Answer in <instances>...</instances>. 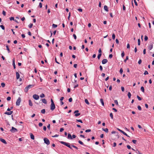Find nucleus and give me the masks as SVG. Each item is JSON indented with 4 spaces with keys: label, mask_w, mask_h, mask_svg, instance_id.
Masks as SVG:
<instances>
[{
    "label": "nucleus",
    "mask_w": 154,
    "mask_h": 154,
    "mask_svg": "<svg viewBox=\"0 0 154 154\" xmlns=\"http://www.w3.org/2000/svg\"><path fill=\"white\" fill-rule=\"evenodd\" d=\"M60 143L61 144L64 145H65V146H66L68 147L69 148L71 149H72V146L74 148H75L77 149H78V148L77 147H76V146H75L74 145H71V146L70 143H66L65 142H64V141H60Z\"/></svg>",
    "instance_id": "obj_1"
},
{
    "label": "nucleus",
    "mask_w": 154,
    "mask_h": 154,
    "mask_svg": "<svg viewBox=\"0 0 154 154\" xmlns=\"http://www.w3.org/2000/svg\"><path fill=\"white\" fill-rule=\"evenodd\" d=\"M51 105L50 109L51 110H53L55 108V105L52 99H51Z\"/></svg>",
    "instance_id": "obj_2"
},
{
    "label": "nucleus",
    "mask_w": 154,
    "mask_h": 154,
    "mask_svg": "<svg viewBox=\"0 0 154 154\" xmlns=\"http://www.w3.org/2000/svg\"><path fill=\"white\" fill-rule=\"evenodd\" d=\"M44 143L47 145H49L50 143L49 140L47 138H45L44 139Z\"/></svg>",
    "instance_id": "obj_3"
},
{
    "label": "nucleus",
    "mask_w": 154,
    "mask_h": 154,
    "mask_svg": "<svg viewBox=\"0 0 154 154\" xmlns=\"http://www.w3.org/2000/svg\"><path fill=\"white\" fill-rule=\"evenodd\" d=\"M117 129L121 133H122L124 135H125V136H126L128 137H130L128 135V134L126 133L125 132H124V131H123L120 130V129H119V128H117Z\"/></svg>",
    "instance_id": "obj_4"
},
{
    "label": "nucleus",
    "mask_w": 154,
    "mask_h": 154,
    "mask_svg": "<svg viewBox=\"0 0 154 154\" xmlns=\"http://www.w3.org/2000/svg\"><path fill=\"white\" fill-rule=\"evenodd\" d=\"M21 102V98L19 97L16 102V105L17 106H19Z\"/></svg>",
    "instance_id": "obj_5"
},
{
    "label": "nucleus",
    "mask_w": 154,
    "mask_h": 154,
    "mask_svg": "<svg viewBox=\"0 0 154 154\" xmlns=\"http://www.w3.org/2000/svg\"><path fill=\"white\" fill-rule=\"evenodd\" d=\"M33 97L34 99L35 100H38L39 99V96L36 94H35L33 95Z\"/></svg>",
    "instance_id": "obj_6"
},
{
    "label": "nucleus",
    "mask_w": 154,
    "mask_h": 154,
    "mask_svg": "<svg viewBox=\"0 0 154 154\" xmlns=\"http://www.w3.org/2000/svg\"><path fill=\"white\" fill-rule=\"evenodd\" d=\"M10 131L13 132V133H14V132H17V129L14 128V127H12V128H11V129L10 130Z\"/></svg>",
    "instance_id": "obj_7"
},
{
    "label": "nucleus",
    "mask_w": 154,
    "mask_h": 154,
    "mask_svg": "<svg viewBox=\"0 0 154 154\" xmlns=\"http://www.w3.org/2000/svg\"><path fill=\"white\" fill-rule=\"evenodd\" d=\"M148 49L150 50H151L153 48V44L152 43L149 44L148 46Z\"/></svg>",
    "instance_id": "obj_8"
},
{
    "label": "nucleus",
    "mask_w": 154,
    "mask_h": 154,
    "mask_svg": "<svg viewBox=\"0 0 154 154\" xmlns=\"http://www.w3.org/2000/svg\"><path fill=\"white\" fill-rule=\"evenodd\" d=\"M0 140L3 143H4L5 144H6L7 143V142L5 141V140L2 138H0Z\"/></svg>",
    "instance_id": "obj_9"
},
{
    "label": "nucleus",
    "mask_w": 154,
    "mask_h": 154,
    "mask_svg": "<svg viewBox=\"0 0 154 154\" xmlns=\"http://www.w3.org/2000/svg\"><path fill=\"white\" fill-rule=\"evenodd\" d=\"M108 62V60L106 59H103L102 61V63L103 64H105L106 63H107Z\"/></svg>",
    "instance_id": "obj_10"
},
{
    "label": "nucleus",
    "mask_w": 154,
    "mask_h": 154,
    "mask_svg": "<svg viewBox=\"0 0 154 154\" xmlns=\"http://www.w3.org/2000/svg\"><path fill=\"white\" fill-rule=\"evenodd\" d=\"M13 112V111H10L9 112H6L5 114L8 115H11Z\"/></svg>",
    "instance_id": "obj_11"
},
{
    "label": "nucleus",
    "mask_w": 154,
    "mask_h": 154,
    "mask_svg": "<svg viewBox=\"0 0 154 154\" xmlns=\"http://www.w3.org/2000/svg\"><path fill=\"white\" fill-rule=\"evenodd\" d=\"M16 79H19L20 77V75L19 73L17 72H16Z\"/></svg>",
    "instance_id": "obj_12"
},
{
    "label": "nucleus",
    "mask_w": 154,
    "mask_h": 154,
    "mask_svg": "<svg viewBox=\"0 0 154 154\" xmlns=\"http://www.w3.org/2000/svg\"><path fill=\"white\" fill-rule=\"evenodd\" d=\"M68 138L70 139H72V137L71 134L69 133H68Z\"/></svg>",
    "instance_id": "obj_13"
},
{
    "label": "nucleus",
    "mask_w": 154,
    "mask_h": 154,
    "mask_svg": "<svg viewBox=\"0 0 154 154\" xmlns=\"http://www.w3.org/2000/svg\"><path fill=\"white\" fill-rule=\"evenodd\" d=\"M30 134L31 138L32 140H34L35 138L34 135L32 133H30Z\"/></svg>",
    "instance_id": "obj_14"
},
{
    "label": "nucleus",
    "mask_w": 154,
    "mask_h": 154,
    "mask_svg": "<svg viewBox=\"0 0 154 154\" xmlns=\"http://www.w3.org/2000/svg\"><path fill=\"white\" fill-rule=\"evenodd\" d=\"M34 85H29L27 86V87L29 88H31L34 87Z\"/></svg>",
    "instance_id": "obj_15"
},
{
    "label": "nucleus",
    "mask_w": 154,
    "mask_h": 154,
    "mask_svg": "<svg viewBox=\"0 0 154 154\" xmlns=\"http://www.w3.org/2000/svg\"><path fill=\"white\" fill-rule=\"evenodd\" d=\"M104 9L106 11H108V7L106 5H105L104 7Z\"/></svg>",
    "instance_id": "obj_16"
},
{
    "label": "nucleus",
    "mask_w": 154,
    "mask_h": 154,
    "mask_svg": "<svg viewBox=\"0 0 154 154\" xmlns=\"http://www.w3.org/2000/svg\"><path fill=\"white\" fill-rule=\"evenodd\" d=\"M102 130L103 131H104L106 133H108L109 131L108 129H107V128H103Z\"/></svg>",
    "instance_id": "obj_17"
},
{
    "label": "nucleus",
    "mask_w": 154,
    "mask_h": 154,
    "mask_svg": "<svg viewBox=\"0 0 154 154\" xmlns=\"http://www.w3.org/2000/svg\"><path fill=\"white\" fill-rule=\"evenodd\" d=\"M29 105L30 106H32V102L31 100H29Z\"/></svg>",
    "instance_id": "obj_18"
},
{
    "label": "nucleus",
    "mask_w": 154,
    "mask_h": 154,
    "mask_svg": "<svg viewBox=\"0 0 154 154\" xmlns=\"http://www.w3.org/2000/svg\"><path fill=\"white\" fill-rule=\"evenodd\" d=\"M42 101L43 103L45 104H47V102L46 100L45 99H42Z\"/></svg>",
    "instance_id": "obj_19"
},
{
    "label": "nucleus",
    "mask_w": 154,
    "mask_h": 154,
    "mask_svg": "<svg viewBox=\"0 0 154 154\" xmlns=\"http://www.w3.org/2000/svg\"><path fill=\"white\" fill-rule=\"evenodd\" d=\"M100 101L102 105L103 106H104V103L103 99L101 98L100 99Z\"/></svg>",
    "instance_id": "obj_20"
},
{
    "label": "nucleus",
    "mask_w": 154,
    "mask_h": 154,
    "mask_svg": "<svg viewBox=\"0 0 154 154\" xmlns=\"http://www.w3.org/2000/svg\"><path fill=\"white\" fill-rule=\"evenodd\" d=\"M85 102L88 105H89L90 104L89 103V102L88 100L87 99H85Z\"/></svg>",
    "instance_id": "obj_21"
},
{
    "label": "nucleus",
    "mask_w": 154,
    "mask_h": 154,
    "mask_svg": "<svg viewBox=\"0 0 154 154\" xmlns=\"http://www.w3.org/2000/svg\"><path fill=\"white\" fill-rule=\"evenodd\" d=\"M6 49L8 50V53L10 52V51L9 48L8 46V45H6Z\"/></svg>",
    "instance_id": "obj_22"
},
{
    "label": "nucleus",
    "mask_w": 154,
    "mask_h": 154,
    "mask_svg": "<svg viewBox=\"0 0 154 154\" xmlns=\"http://www.w3.org/2000/svg\"><path fill=\"white\" fill-rule=\"evenodd\" d=\"M78 142L80 144H81L82 145H84V146H86L84 145L82 141H80V140H79Z\"/></svg>",
    "instance_id": "obj_23"
},
{
    "label": "nucleus",
    "mask_w": 154,
    "mask_h": 154,
    "mask_svg": "<svg viewBox=\"0 0 154 154\" xmlns=\"http://www.w3.org/2000/svg\"><path fill=\"white\" fill-rule=\"evenodd\" d=\"M29 88H28L27 87V86L26 87H25V89H24V91H25L26 92L28 90H29Z\"/></svg>",
    "instance_id": "obj_24"
},
{
    "label": "nucleus",
    "mask_w": 154,
    "mask_h": 154,
    "mask_svg": "<svg viewBox=\"0 0 154 154\" xmlns=\"http://www.w3.org/2000/svg\"><path fill=\"white\" fill-rule=\"evenodd\" d=\"M141 90L144 93V87H143V86H142L141 87Z\"/></svg>",
    "instance_id": "obj_25"
},
{
    "label": "nucleus",
    "mask_w": 154,
    "mask_h": 154,
    "mask_svg": "<svg viewBox=\"0 0 154 154\" xmlns=\"http://www.w3.org/2000/svg\"><path fill=\"white\" fill-rule=\"evenodd\" d=\"M128 96L129 98H130L131 96V94L130 92H129L128 94Z\"/></svg>",
    "instance_id": "obj_26"
},
{
    "label": "nucleus",
    "mask_w": 154,
    "mask_h": 154,
    "mask_svg": "<svg viewBox=\"0 0 154 154\" xmlns=\"http://www.w3.org/2000/svg\"><path fill=\"white\" fill-rule=\"evenodd\" d=\"M1 85L2 86V87L4 88L5 86V84L4 83L2 82L1 84Z\"/></svg>",
    "instance_id": "obj_27"
},
{
    "label": "nucleus",
    "mask_w": 154,
    "mask_h": 154,
    "mask_svg": "<svg viewBox=\"0 0 154 154\" xmlns=\"http://www.w3.org/2000/svg\"><path fill=\"white\" fill-rule=\"evenodd\" d=\"M114 102L116 105L117 106L119 105L118 103L117 100H115Z\"/></svg>",
    "instance_id": "obj_28"
},
{
    "label": "nucleus",
    "mask_w": 154,
    "mask_h": 154,
    "mask_svg": "<svg viewBox=\"0 0 154 154\" xmlns=\"http://www.w3.org/2000/svg\"><path fill=\"white\" fill-rule=\"evenodd\" d=\"M40 97L41 98L44 97H45V95L44 94L42 93L40 95Z\"/></svg>",
    "instance_id": "obj_29"
},
{
    "label": "nucleus",
    "mask_w": 154,
    "mask_h": 154,
    "mask_svg": "<svg viewBox=\"0 0 154 154\" xmlns=\"http://www.w3.org/2000/svg\"><path fill=\"white\" fill-rule=\"evenodd\" d=\"M33 24L32 23H30L28 26L30 28H31L32 27V26H33Z\"/></svg>",
    "instance_id": "obj_30"
},
{
    "label": "nucleus",
    "mask_w": 154,
    "mask_h": 154,
    "mask_svg": "<svg viewBox=\"0 0 154 154\" xmlns=\"http://www.w3.org/2000/svg\"><path fill=\"white\" fill-rule=\"evenodd\" d=\"M45 109H43L41 110V112L43 114H44L45 113Z\"/></svg>",
    "instance_id": "obj_31"
},
{
    "label": "nucleus",
    "mask_w": 154,
    "mask_h": 154,
    "mask_svg": "<svg viewBox=\"0 0 154 154\" xmlns=\"http://www.w3.org/2000/svg\"><path fill=\"white\" fill-rule=\"evenodd\" d=\"M0 27L2 28V29L3 30H5V28L4 26L3 25H1L0 26Z\"/></svg>",
    "instance_id": "obj_32"
},
{
    "label": "nucleus",
    "mask_w": 154,
    "mask_h": 154,
    "mask_svg": "<svg viewBox=\"0 0 154 154\" xmlns=\"http://www.w3.org/2000/svg\"><path fill=\"white\" fill-rule=\"evenodd\" d=\"M101 56V54H99L97 56V58L98 59H99Z\"/></svg>",
    "instance_id": "obj_33"
},
{
    "label": "nucleus",
    "mask_w": 154,
    "mask_h": 154,
    "mask_svg": "<svg viewBox=\"0 0 154 154\" xmlns=\"http://www.w3.org/2000/svg\"><path fill=\"white\" fill-rule=\"evenodd\" d=\"M80 115V113H76L75 114V117H77V116H79Z\"/></svg>",
    "instance_id": "obj_34"
},
{
    "label": "nucleus",
    "mask_w": 154,
    "mask_h": 154,
    "mask_svg": "<svg viewBox=\"0 0 154 154\" xmlns=\"http://www.w3.org/2000/svg\"><path fill=\"white\" fill-rule=\"evenodd\" d=\"M76 121L79 122H80L81 123H82V121L81 119H76Z\"/></svg>",
    "instance_id": "obj_35"
},
{
    "label": "nucleus",
    "mask_w": 154,
    "mask_h": 154,
    "mask_svg": "<svg viewBox=\"0 0 154 154\" xmlns=\"http://www.w3.org/2000/svg\"><path fill=\"white\" fill-rule=\"evenodd\" d=\"M137 97L139 100H142L141 98L138 95L137 96Z\"/></svg>",
    "instance_id": "obj_36"
},
{
    "label": "nucleus",
    "mask_w": 154,
    "mask_h": 154,
    "mask_svg": "<svg viewBox=\"0 0 154 154\" xmlns=\"http://www.w3.org/2000/svg\"><path fill=\"white\" fill-rule=\"evenodd\" d=\"M123 72V70L122 68H121L120 70V71H119L120 73L121 74H122Z\"/></svg>",
    "instance_id": "obj_37"
},
{
    "label": "nucleus",
    "mask_w": 154,
    "mask_h": 154,
    "mask_svg": "<svg viewBox=\"0 0 154 154\" xmlns=\"http://www.w3.org/2000/svg\"><path fill=\"white\" fill-rule=\"evenodd\" d=\"M124 56H125V53H124V52L123 51V52L121 54V56L122 58H123L124 57Z\"/></svg>",
    "instance_id": "obj_38"
},
{
    "label": "nucleus",
    "mask_w": 154,
    "mask_h": 154,
    "mask_svg": "<svg viewBox=\"0 0 154 154\" xmlns=\"http://www.w3.org/2000/svg\"><path fill=\"white\" fill-rule=\"evenodd\" d=\"M110 116L112 119H113V115H112V113H111L110 114Z\"/></svg>",
    "instance_id": "obj_39"
},
{
    "label": "nucleus",
    "mask_w": 154,
    "mask_h": 154,
    "mask_svg": "<svg viewBox=\"0 0 154 154\" xmlns=\"http://www.w3.org/2000/svg\"><path fill=\"white\" fill-rule=\"evenodd\" d=\"M137 42H138V45H140V39H138Z\"/></svg>",
    "instance_id": "obj_40"
},
{
    "label": "nucleus",
    "mask_w": 154,
    "mask_h": 154,
    "mask_svg": "<svg viewBox=\"0 0 154 154\" xmlns=\"http://www.w3.org/2000/svg\"><path fill=\"white\" fill-rule=\"evenodd\" d=\"M128 56H127L126 57V58L124 60V62H126V61L127 60H128Z\"/></svg>",
    "instance_id": "obj_41"
},
{
    "label": "nucleus",
    "mask_w": 154,
    "mask_h": 154,
    "mask_svg": "<svg viewBox=\"0 0 154 154\" xmlns=\"http://www.w3.org/2000/svg\"><path fill=\"white\" fill-rule=\"evenodd\" d=\"M148 39V37L146 35H145L144 37V40L145 41H146Z\"/></svg>",
    "instance_id": "obj_42"
},
{
    "label": "nucleus",
    "mask_w": 154,
    "mask_h": 154,
    "mask_svg": "<svg viewBox=\"0 0 154 154\" xmlns=\"http://www.w3.org/2000/svg\"><path fill=\"white\" fill-rule=\"evenodd\" d=\"M86 132H88L91 131V130L90 129H87L85 131Z\"/></svg>",
    "instance_id": "obj_43"
},
{
    "label": "nucleus",
    "mask_w": 154,
    "mask_h": 154,
    "mask_svg": "<svg viewBox=\"0 0 154 154\" xmlns=\"http://www.w3.org/2000/svg\"><path fill=\"white\" fill-rule=\"evenodd\" d=\"M115 38V34L113 33L112 35V38L113 39H114Z\"/></svg>",
    "instance_id": "obj_44"
},
{
    "label": "nucleus",
    "mask_w": 154,
    "mask_h": 154,
    "mask_svg": "<svg viewBox=\"0 0 154 154\" xmlns=\"http://www.w3.org/2000/svg\"><path fill=\"white\" fill-rule=\"evenodd\" d=\"M2 13L3 14V15L5 16L6 15V13L5 11H3Z\"/></svg>",
    "instance_id": "obj_45"
},
{
    "label": "nucleus",
    "mask_w": 154,
    "mask_h": 154,
    "mask_svg": "<svg viewBox=\"0 0 154 154\" xmlns=\"http://www.w3.org/2000/svg\"><path fill=\"white\" fill-rule=\"evenodd\" d=\"M144 74L145 75H147L148 74V72L146 70L145 71Z\"/></svg>",
    "instance_id": "obj_46"
},
{
    "label": "nucleus",
    "mask_w": 154,
    "mask_h": 154,
    "mask_svg": "<svg viewBox=\"0 0 154 154\" xmlns=\"http://www.w3.org/2000/svg\"><path fill=\"white\" fill-rule=\"evenodd\" d=\"M52 26L54 28H56L57 27V25L56 24H53L52 25Z\"/></svg>",
    "instance_id": "obj_47"
},
{
    "label": "nucleus",
    "mask_w": 154,
    "mask_h": 154,
    "mask_svg": "<svg viewBox=\"0 0 154 154\" xmlns=\"http://www.w3.org/2000/svg\"><path fill=\"white\" fill-rule=\"evenodd\" d=\"M141 62H142V60H141V59H140L138 61V63L139 64H140L141 63Z\"/></svg>",
    "instance_id": "obj_48"
},
{
    "label": "nucleus",
    "mask_w": 154,
    "mask_h": 154,
    "mask_svg": "<svg viewBox=\"0 0 154 154\" xmlns=\"http://www.w3.org/2000/svg\"><path fill=\"white\" fill-rule=\"evenodd\" d=\"M137 108L139 110H141V108L140 106H137Z\"/></svg>",
    "instance_id": "obj_49"
},
{
    "label": "nucleus",
    "mask_w": 154,
    "mask_h": 154,
    "mask_svg": "<svg viewBox=\"0 0 154 154\" xmlns=\"http://www.w3.org/2000/svg\"><path fill=\"white\" fill-rule=\"evenodd\" d=\"M39 7L40 8H42V3L40 2V3H39Z\"/></svg>",
    "instance_id": "obj_50"
},
{
    "label": "nucleus",
    "mask_w": 154,
    "mask_h": 154,
    "mask_svg": "<svg viewBox=\"0 0 154 154\" xmlns=\"http://www.w3.org/2000/svg\"><path fill=\"white\" fill-rule=\"evenodd\" d=\"M73 37H74V39L76 40V35L75 34H73Z\"/></svg>",
    "instance_id": "obj_51"
},
{
    "label": "nucleus",
    "mask_w": 154,
    "mask_h": 154,
    "mask_svg": "<svg viewBox=\"0 0 154 154\" xmlns=\"http://www.w3.org/2000/svg\"><path fill=\"white\" fill-rule=\"evenodd\" d=\"M112 56H113V55L112 54H110L109 55V57L110 59H111L112 57Z\"/></svg>",
    "instance_id": "obj_52"
},
{
    "label": "nucleus",
    "mask_w": 154,
    "mask_h": 154,
    "mask_svg": "<svg viewBox=\"0 0 154 154\" xmlns=\"http://www.w3.org/2000/svg\"><path fill=\"white\" fill-rule=\"evenodd\" d=\"M132 141L134 144H136L137 140H132Z\"/></svg>",
    "instance_id": "obj_53"
},
{
    "label": "nucleus",
    "mask_w": 154,
    "mask_h": 154,
    "mask_svg": "<svg viewBox=\"0 0 154 154\" xmlns=\"http://www.w3.org/2000/svg\"><path fill=\"white\" fill-rule=\"evenodd\" d=\"M10 19L11 21L12 20H14V17H10Z\"/></svg>",
    "instance_id": "obj_54"
},
{
    "label": "nucleus",
    "mask_w": 154,
    "mask_h": 154,
    "mask_svg": "<svg viewBox=\"0 0 154 154\" xmlns=\"http://www.w3.org/2000/svg\"><path fill=\"white\" fill-rule=\"evenodd\" d=\"M70 16H71V13L70 12L69 13V16H68V19L69 20V18H70Z\"/></svg>",
    "instance_id": "obj_55"
},
{
    "label": "nucleus",
    "mask_w": 154,
    "mask_h": 154,
    "mask_svg": "<svg viewBox=\"0 0 154 154\" xmlns=\"http://www.w3.org/2000/svg\"><path fill=\"white\" fill-rule=\"evenodd\" d=\"M11 99V97H8L7 98V100L8 101H9V100H10Z\"/></svg>",
    "instance_id": "obj_56"
},
{
    "label": "nucleus",
    "mask_w": 154,
    "mask_h": 154,
    "mask_svg": "<svg viewBox=\"0 0 154 154\" xmlns=\"http://www.w3.org/2000/svg\"><path fill=\"white\" fill-rule=\"evenodd\" d=\"M58 136H59L58 135L56 134L54 136H52V137H58Z\"/></svg>",
    "instance_id": "obj_57"
},
{
    "label": "nucleus",
    "mask_w": 154,
    "mask_h": 154,
    "mask_svg": "<svg viewBox=\"0 0 154 154\" xmlns=\"http://www.w3.org/2000/svg\"><path fill=\"white\" fill-rule=\"evenodd\" d=\"M98 52L99 54H101L102 51L101 48H100L98 50Z\"/></svg>",
    "instance_id": "obj_58"
},
{
    "label": "nucleus",
    "mask_w": 154,
    "mask_h": 154,
    "mask_svg": "<svg viewBox=\"0 0 154 154\" xmlns=\"http://www.w3.org/2000/svg\"><path fill=\"white\" fill-rule=\"evenodd\" d=\"M134 2L135 5L136 6H137L138 4H137V2L136 1V0H134Z\"/></svg>",
    "instance_id": "obj_59"
},
{
    "label": "nucleus",
    "mask_w": 154,
    "mask_h": 154,
    "mask_svg": "<svg viewBox=\"0 0 154 154\" xmlns=\"http://www.w3.org/2000/svg\"><path fill=\"white\" fill-rule=\"evenodd\" d=\"M72 101V98L71 97L70 98H69V102H71Z\"/></svg>",
    "instance_id": "obj_60"
},
{
    "label": "nucleus",
    "mask_w": 154,
    "mask_h": 154,
    "mask_svg": "<svg viewBox=\"0 0 154 154\" xmlns=\"http://www.w3.org/2000/svg\"><path fill=\"white\" fill-rule=\"evenodd\" d=\"M127 148L128 149H131V146L129 145H128L127 146Z\"/></svg>",
    "instance_id": "obj_61"
},
{
    "label": "nucleus",
    "mask_w": 154,
    "mask_h": 154,
    "mask_svg": "<svg viewBox=\"0 0 154 154\" xmlns=\"http://www.w3.org/2000/svg\"><path fill=\"white\" fill-rule=\"evenodd\" d=\"M43 124L42 123H39L38 124V125L39 127H41L42 126Z\"/></svg>",
    "instance_id": "obj_62"
},
{
    "label": "nucleus",
    "mask_w": 154,
    "mask_h": 154,
    "mask_svg": "<svg viewBox=\"0 0 154 154\" xmlns=\"http://www.w3.org/2000/svg\"><path fill=\"white\" fill-rule=\"evenodd\" d=\"M43 130L44 131H46V130L47 128L45 126H44L43 127Z\"/></svg>",
    "instance_id": "obj_63"
},
{
    "label": "nucleus",
    "mask_w": 154,
    "mask_h": 154,
    "mask_svg": "<svg viewBox=\"0 0 154 154\" xmlns=\"http://www.w3.org/2000/svg\"><path fill=\"white\" fill-rule=\"evenodd\" d=\"M121 89H122V91H123V92H124L125 91V89H124V87H121Z\"/></svg>",
    "instance_id": "obj_64"
}]
</instances>
